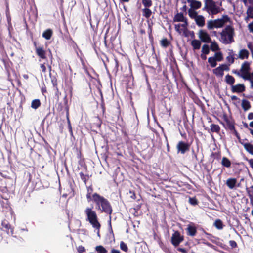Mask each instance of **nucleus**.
I'll return each mask as SVG.
<instances>
[{
    "label": "nucleus",
    "instance_id": "bb28decb",
    "mask_svg": "<svg viewBox=\"0 0 253 253\" xmlns=\"http://www.w3.org/2000/svg\"><path fill=\"white\" fill-rule=\"evenodd\" d=\"M41 103L39 99H35L32 101L31 103V107L36 109L40 106Z\"/></svg>",
    "mask_w": 253,
    "mask_h": 253
},
{
    "label": "nucleus",
    "instance_id": "37998d69",
    "mask_svg": "<svg viewBox=\"0 0 253 253\" xmlns=\"http://www.w3.org/2000/svg\"><path fill=\"white\" fill-rule=\"evenodd\" d=\"M40 67L42 72L45 73L46 71V68L44 64H41Z\"/></svg>",
    "mask_w": 253,
    "mask_h": 253
},
{
    "label": "nucleus",
    "instance_id": "5701e85b",
    "mask_svg": "<svg viewBox=\"0 0 253 253\" xmlns=\"http://www.w3.org/2000/svg\"><path fill=\"white\" fill-rule=\"evenodd\" d=\"M201 42L198 40H194L191 42V45L194 49H199L201 46Z\"/></svg>",
    "mask_w": 253,
    "mask_h": 253
},
{
    "label": "nucleus",
    "instance_id": "423d86ee",
    "mask_svg": "<svg viewBox=\"0 0 253 253\" xmlns=\"http://www.w3.org/2000/svg\"><path fill=\"white\" fill-rule=\"evenodd\" d=\"M188 13L189 16L194 20L198 26L202 27L205 25V19L203 16L198 15L196 11H193L192 9H188Z\"/></svg>",
    "mask_w": 253,
    "mask_h": 253
},
{
    "label": "nucleus",
    "instance_id": "7c9ffc66",
    "mask_svg": "<svg viewBox=\"0 0 253 253\" xmlns=\"http://www.w3.org/2000/svg\"><path fill=\"white\" fill-rule=\"evenodd\" d=\"M225 80H226L227 83H228V84H233V83L235 82L234 78L232 76L229 75H227L225 77Z\"/></svg>",
    "mask_w": 253,
    "mask_h": 253
},
{
    "label": "nucleus",
    "instance_id": "2eb2a0df",
    "mask_svg": "<svg viewBox=\"0 0 253 253\" xmlns=\"http://www.w3.org/2000/svg\"><path fill=\"white\" fill-rule=\"evenodd\" d=\"M231 90L233 92L240 93L245 90V86L243 84H237L232 85Z\"/></svg>",
    "mask_w": 253,
    "mask_h": 253
},
{
    "label": "nucleus",
    "instance_id": "49530a36",
    "mask_svg": "<svg viewBox=\"0 0 253 253\" xmlns=\"http://www.w3.org/2000/svg\"><path fill=\"white\" fill-rule=\"evenodd\" d=\"M248 119L249 120H253V113H250L248 114Z\"/></svg>",
    "mask_w": 253,
    "mask_h": 253
},
{
    "label": "nucleus",
    "instance_id": "a19ab883",
    "mask_svg": "<svg viewBox=\"0 0 253 253\" xmlns=\"http://www.w3.org/2000/svg\"><path fill=\"white\" fill-rule=\"evenodd\" d=\"M248 28L250 32L253 33V21L248 24Z\"/></svg>",
    "mask_w": 253,
    "mask_h": 253
},
{
    "label": "nucleus",
    "instance_id": "20e7f679",
    "mask_svg": "<svg viewBox=\"0 0 253 253\" xmlns=\"http://www.w3.org/2000/svg\"><path fill=\"white\" fill-rule=\"evenodd\" d=\"M221 4L218 2L212 0H206L205 1V8L209 14L215 15L221 11Z\"/></svg>",
    "mask_w": 253,
    "mask_h": 253
},
{
    "label": "nucleus",
    "instance_id": "a211bd4d",
    "mask_svg": "<svg viewBox=\"0 0 253 253\" xmlns=\"http://www.w3.org/2000/svg\"><path fill=\"white\" fill-rule=\"evenodd\" d=\"M36 52L37 54L41 58H45V51L42 47H37L36 48Z\"/></svg>",
    "mask_w": 253,
    "mask_h": 253
},
{
    "label": "nucleus",
    "instance_id": "c9c22d12",
    "mask_svg": "<svg viewBox=\"0 0 253 253\" xmlns=\"http://www.w3.org/2000/svg\"><path fill=\"white\" fill-rule=\"evenodd\" d=\"M2 225L3 226V228H5L6 229L8 230L7 232H8V233H10V232L11 234H12L13 231L9 225H8L7 223L5 222H3L2 223Z\"/></svg>",
    "mask_w": 253,
    "mask_h": 253
},
{
    "label": "nucleus",
    "instance_id": "4d7b16f0",
    "mask_svg": "<svg viewBox=\"0 0 253 253\" xmlns=\"http://www.w3.org/2000/svg\"><path fill=\"white\" fill-rule=\"evenodd\" d=\"M248 47L249 48H250V44H249L248 45Z\"/></svg>",
    "mask_w": 253,
    "mask_h": 253
},
{
    "label": "nucleus",
    "instance_id": "f257e3e1",
    "mask_svg": "<svg viewBox=\"0 0 253 253\" xmlns=\"http://www.w3.org/2000/svg\"><path fill=\"white\" fill-rule=\"evenodd\" d=\"M86 197L88 201H92L96 204V209L97 210H100L102 212L111 214L112 212L111 206L108 200L103 197L96 193L91 195L88 189Z\"/></svg>",
    "mask_w": 253,
    "mask_h": 253
},
{
    "label": "nucleus",
    "instance_id": "e433bc0d",
    "mask_svg": "<svg viewBox=\"0 0 253 253\" xmlns=\"http://www.w3.org/2000/svg\"><path fill=\"white\" fill-rule=\"evenodd\" d=\"M142 3L146 7H149L152 4L151 0H142Z\"/></svg>",
    "mask_w": 253,
    "mask_h": 253
},
{
    "label": "nucleus",
    "instance_id": "4c0bfd02",
    "mask_svg": "<svg viewBox=\"0 0 253 253\" xmlns=\"http://www.w3.org/2000/svg\"><path fill=\"white\" fill-rule=\"evenodd\" d=\"M246 80H249L250 82L251 87L253 88V72L250 74V75Z\"/></svg>",
    "mask_w": 253,
    "mask_h": 253
},
{
    "label": "nucleus",
    "instance_id": "cd10ccee",
    "mask_svg": "<svg viewBox=\"0 0 253 253\" xmlns=\"http://www.w3.org/2000/svg\"><path fill=\"white\" fill-rule=\"evenodd\" d=\"M214 225L217 229L221 230L223 228L222 222L219 219H217L215 221Z\"/></svg>",
    "mask_w": 253,
    "mask_h": 253
},
{
    "label": "nucleus",
    "instance_id": "f8f14e48",
    "mask_svg": "<svg viewBox=\"0 0 253 253\" xmlns=\"http://www.w3.org/2000/svg\"><path fill=\"white\" fill-rule=\"evenodd\" d=\"M187 2L190 6L189 9H192L193 11L200 8L201 6V2L196 0H187Z\"/></svg>",
    "mask_w": 253,
    "mask_h": 253
},
{
    "label": "nucleus",
    "instance_id": "603ef678",
    "mask_svg": "<svg viewBox=\"0 0 253 253\" xmlns=\"http://www.w3.org/2000/svg\"><path fill=\"white\" fill-rule=\"evenodd\" d=\"M23 78L26 79V80H27L28 78H29V77H28V75H27V74H24L23 75Z\"/></svg>",
    "mask_w": 253,
    "mask_h": 253
},
{
    "label": "nucleus",
    "instance_id": "3c124183",
    "mask_svg": "<svg viewBox=\"0 0 253 253\" xmlns=\"http://www.w3.org/2000/svg\"><path fill=\"white\" fill-rule=\"evenodd\" d=\"M112 253H120V252L119 250L113 249L112 250Z\"/></svg>",
    "mask_w": 253,
    "mask_h": 253
},
{
    "label": "nucleus",
    "instance_id": "39448f33",
    "mask_svg": "<svg viewBox=\"0 0 253 253\" xmlns=\"http://www.w3.org/2000/svg\"><path fill=\"white\" fill-rule=\"evenodd\" d=\"M230 21L227 16H223L221 18L210 20L207 22V28L209 30L213 28H220Z\"/></svg>",
    "mask_w": 253,
    "mask_h": 253
},
{
    "label": "nucleus",
    "instance_id": "f3484780",
    "mask_svg": "<svg viewBox=\"0 0 253 253\" xmlns=\"http://www.w3.org/2000/svg\"><path fill=\"white\" fill-rule=\"evenodd\" d=\"M237 183V180L234 178H229L226 181V184L230 189H233L235 187Z\"/></svg>",
    "mask_w": 253,
    "mask_h": 253
},
{
    "label": "nucleus",
    "instance_id": "8fccbe9b",
    "mask_svg": "<svg viewBox=\"0 0 253 253\" xmlns=\"http://www.w3.org/2000/svg\"><path fill=\"white\" fill-rule=\"evenodd\" d=\"M178 250L183 253H185L186 252V250L183 248H179Z\"/></svg>",
    "mask_w": 253,
    "mask_h": 253
},
{
    "label": "nucleus",
    "instance_id": "de8ad7c7",
    "mask_svg": "<svg viewBox=\"0 0 253 253\" xmlns=\"http://www.w3.org/2000/svg\"><path fill=\"white\" fill-rule=\"evenodd\" d=\"M249 164L250 165V166L253 168V159H251L249 161Z\"/></svg>",
    "mask_w": 253,
    "mask_h": 253
},
{
    "label": "nucleus",
    "instance_id": "58836bf2",
    "mask_svg": "<svg viewBox=\"0 0 253 253\" xmlns=\"http://www.w3.org/2000/svg\"><path fill=\"white\" fill-rule=\"evenodd\" d=\"M120 248L121 249L126 252L127 250V246L126 245V244H125L123 242H121V243H120Z\"/></svg>",
    "mask_w": 253,
    "mask_h": 253
},
{
    "label": "nucleus",
    "instance_id": "c03bdc74",
    "mask_svg": "<svg viewBox=\"0 0 253 253\" xmlns=\"http://www.w3.org/2000/svg\"><path fill=\"white\" fill-rule=\"evenodd\" d=\"M189 202L192 205H195L197 204L196 200L193 198H189Z\"/></svg>",
    "mask_w": 253,
    "mask_h": 253
},
{
    "label": "nucleus",
    "instance_id": "09e8293b",
    "mask_svg": "<svg viewBox=\"0 0 253 253\" xmlns=\"http://www.w3.org/2000/svg\"><path fill=\"white\" fill-rule=\"evenodd\" d=\"M206 55L207 54H204L203 53H202L201 55V57L202 59H203V60H205L206 59V58H207Z\"/></svg>",
    "mask_w": 253,
    "mask_h": 253
},
{
    "label": "nucleus",
    "instance_id": "a18cd8bd",
    "mask_svg": "<svg viewBox=\"0 0 253 253\" xmlns=\"http://www.w3.org/2000/svg\"><path fill=\"white\" fill-rule=\"evenodd\" d=\"M243 105H244V108L245 109H248L249 107V104L248 102L244 101V102H243Z\"/></svg>",
    "mask_w": 253,
    "mask_h": 253
},
{
    "label": "nucleus",
    "instance_id": "6e6552de",
    "mask_svg": "<svg viewBox=\"0 0 253 253\" xmlns=\"http://www.w3.org/2000/svg\"><path fill=\"white\" fill-rule=\"evenodd\" d=\"M229 67L226 64H222L213 70V73L218 77H221L224 75V71H228Z\"/></svg>",
    "mask_w": 253,
    "mask_h": 253
},
{
    "label": "nucleus",
    "instance_id": "f704fd0d",
    "mask_svg": "<svg viewBox=\"0 0 253 253\" xmlns=\"http://www.w3.org/2000/svg\"><path fill=\"white\" fill-rule=\"evenodd\" d=\"M220 127L219 126L215 124H212L211 126V130L212 132H218L219 131Z\"/></svg>",
    "mask_w": 253,
    "mask_h": 253
},
{
    "label": "nucleus",
    "instance_id": "ddd939ff",
    "mask_svg": "<svg viewBox=\"0 0 253 253\" xmlns=\"http://www.w3.org/2000/svg\"><path fill=\"white\" fill-rule=\"evenodd\" d=\"M177 148L178 152L184 154L189 149V146L187 143L180 141L178 143Z\"/></svg>",
    "mask_w": 253,
    "mask_h": 253
},
{
    "label": "nucleus",
    "instance_id": "1a4fd4ad",
    "mask_svg": "<svg viewBox=\"0 0 253 253\" xmlns=\"http://www.w3.org/2000/svg\"><path fill=\"white\" fill-rule=\"evenodd\" d=\"M198 37L204 42L210 43L211 42V38L209 34L205 30H200L198 33Z\"/></svg>",
    "mask_w": 253,
    "mask_h": 253
},
{
    "label": "nucleus",
    "instance_id": "9b49d317",
    "mask_svg": "<svg viewBox=\"0 0 253 253\" xmlns=\"http://www.w3.org/2000/svg\"><path fill=\"white\" fill-rule=\"evenodd\" d=\"M187 21H184L182 24H175V29L180 34H184L187 31Z\"/></svg>",
    "mask_w": 253,
    "mask_h": 253
},
{
    "label": "nucleus",
    "instance_id": "864d4df0",
    "mask_svg": "<svg viewBox=\"0 0 253 253\" xmlns=\"http://www.w3.org/2000/svg\"><path fill=\"white\" fill-rule=\"evenodd\" d=\"M250 126L253 128V121L250 122Z\"/></svg>",
    "mask_w": 253,
    "mask_h": 253
},
{
    "label": "nucleus",
    "instance_id": "7ed1b4c3",
    "mask_svg": "<svg viewBox=\"0 0 253 253\" xmlns=\"http://www.w3.org/2000/svg\"><path fill=\"white\" fill-rule=\"evenodd\" d=\"M220 41L224 44L231 43L234 41V29L230 26H228L220 33Z\"/></svg>",
    "mask_w": 253,
    "mask_h": 253
},
{
    "label": "nucleus",
    "instance_id": "ea45409f",
    "mask_svg": "<svg viewBox=\"0 0 253 253\" xmlns=\"http://www.w3.org/2000/svg\"><path fill=\"white\" fill-rule=\"evenodd\" d=\"M161 44L164 47H167L169 44V42L166 39H163L161 41Z\"/></svg>",
    "mask_w": 253,
    "mask_h": 253
},
{
    "label": "nucleus",
    "instance_id": "0eeeda50",
    "mask_svg": "<svg viewBox=\"0 0 253 253\" xmlns=\"http://www.w3.org/2000/svg\"><path fill=\"white\" fill-rule=\"evenodd\" d=\"M235 73L246 80L251 73H250V64L247 62H244L239 71H235Z\"/></svg>",
    "mask_w": 253,
    "mask_h": 253
},
{
    "label": "nucleus",
    "instance_id": "bf43d9fd",
    "mask_svg": "<svg viewBox=\"0 0 253 253\" xmlns=\"http://www.w3.org/2000/svg\"><path fill=\"white\" fill-rule=\"evenodd\" d=\"M245 126H246V127H247L248 125L246 124V125H245Z\"/></svg>",
    "mask_w": 253,
    "mask_h": 253
},
{
    "label": "nucleus",
    "instance_id": "dca6fc26",
    "mask_svg": "<svg viewBox=\"0 0 253 253\" xmlns=\"http://www.w3.org/2000/svg\"><path fill=\"white\" fill-rule=\"evenodd\" d=\"M249 55V51L245 49H243L240 50L239 52L238 57L241 59H244L248 58Z\"/></svg>",
    "mask_w": 253,
    "mask_h": 253
},
{
    "label": "nucleus",
    "instance_id": "2f4dec72",
    "mask_svg": "<svg viewBox=\"0 0 253 253\" xmlns=\"http://www.w3.org/2000/svg\"><path fill=\"white\" fill-rule=\"evenodd\" d=\"M245 149L250 153L253 155V146L250 144H246L244 145Z\"/></svg>",
    "mask_w": 253,
    "mask_h": 253
},
{
    "label": "nucleus",
    "instance_id": "6ab92c4d",
    "mask_svg": "<svg viewBox=\"0 0 253 253\" xmlns=\"http://www.w3.org/2000/svg\"><path fill=\"white\" fill-rule=\"evenodd\" d=\"M187 21V19L184 16L183 13H177L174 17V22H184Z\"/></svg>",
    "mask_w": 253,
    "mask_h": 253
},
{
    "label": "nucleus",
    "instance_id": "052dcab7",
    "mask_svg": "<svg viewBox=\"0 0 253 253\" xmlns=\"http://www.w3.org/2000/svg\"><path fill=\"white\" fill-rule=\"evenodd\" d=\"M252 188L253 189V186L252 187Z\"/></svg>",
    "mask_w": 253,
    "mask_h": 253
},
{
    "label": "nucleus",
    "instance_id": "4be33fe9",
    "mask_svg": "<svg viewBox=\"0 0 253 253\" xmlns=\"http://www.w3.org/2000/svg\"><path fill=\"white\" fill-rule=\"evenodd\" d=\"M247 16L245 18L247 22L249 18H253V6L249 7L247 10Z\"/></svg>",
    "mask_w": 253,
    "mask_h": 253
},
{
    "label": "nucleus",
    "instance_id": "79ce46f5",
    "mask_svg": "<svg viewBox=\"0 0 253 253\" xmlns=\"http://www.w3.org/2000/svg\"><path fill=\"white\" fill-rule=\"evenodd\" d=\"M77 250L79 253H82L85 251V249L84 247L80 246L77 248Z\"/></svg>",
    "mask_w": 253,
    "mask_h": 253
},
{
    "label": "nucleus",
    "instance_id": "a878e982",
    "mask_svg": "<svg viewBox=\"0 0 253 253\" xmlns=\"http://www.w3.org/2000/svg\"><path fill=\"white\" fill-rule=\"evenodd\" d=\"M217 61H221L223 60V54L221 52H216L213 56Z\"/></svg>",
    "mask_w": 253,
    "mask_h": 253
},
{
    "label": "nucleus",
    "instance_id": "9d476101",
    "mask_svg": "<svg viewBox=\"0 0 253 253\" xmlns=\"http://www.w3.org/2000/svg\"><path fill=\"white\" fill-rule=\"evenodd\" d=\"M183 240V236H181L178 231L174 232L172 234L171 237V242L174 246H177Z\"/></svg>",
    "mask_w": 253,
    "mask_h": 253
},
{
    "label": "nucleus",
    "instance_id": "c756f323",
    "mask_svg": "<svg viewBox=\"0 0 253 253\" xmlns=\"http://www.w3.org/2000/svg\"><path fill=\"white\" fill-rule=\"evenodd\" d=\"M143 15L146 18H149L152 14L151 10L148 8H144L142 10Z\"/></svg>",
    "mask_w": 253,
    "mask_h": 253
},
{
    "label": "nucleus",
    "instance_id": "f03ea898",
    "mask_svg": "<svg viewBox=\"0 0 253 253\" xmlns=\"http://www.w3.org/2000/svg\"><path fill=\"white\" fill-rule=\"evenodd\" d=\"M84 212L87 217V220L95 229L97 230V236L99 237L100 224L98 221V218L95 211L93 210V207H88L85 209Z\"/></svg>",
    "mask_w": 253,
    "mask_h": 253
},
{
    "label": "nucleus",
    "instance_id": "c85d7f7f",
    "mask_svg": "<svg viewBox=\"0 0 253 253\" xmlns=\"http://www.w3.org/2000/svg\"><path fill=\"white\" fill-rule=\"evenodd\" d=\"M208 62L211 67H214L217 65V61L213 58V57H210L208 58Z\"/></svg>",
    "mask_w": 253,
    "mask_h": 253
},
{
    "label": "nucleus",
    "instance_id": "473e14b6",
    "mask_svg": "<svg viewBox=\"0 0 253 253\" xmlns=\"http://www.w3.org/2000/svg\"><path fill=\"white\" fill-rule=\"evenodd\" d=\"M96 251L98 253H106L107 250L102 246H97L95 248Z\"/></svg>",
    "mask_w": 253,
    "mask_h": 253
},
{
    "label": "nucleus",
    "instance_id": "5fc2aeb1",
    "mask_svg": "<svg viewBox=\"0 0 253 253\" xmlns=\"http://www.w3.org/2000/svg\"><path fill=\"white\" fill-rule=\"evenodd\" d=\"M250 133L252 134V135L253 136V130L250 129Z\"/></svg>",
    "mask_w": 253,
    "mask_h": 253
},
{
    "label": "nucleus",
    "instance_id": "13d9d810",
    "mask_svg": "<svg viewBox=\"0 0 253 253\" xmlns=\"http://www.w3.org/2000/svg\"><path fill=\"white\" fill-rule=\"evenodd\" d=\"M252 215L253 216V210L252 211Z\"/></svg>",
    "mask_w": 253,
    "mask_h": 253
},
{
    "label": "nucleus",
    "instance_id": "aec40b11",
    "mask_svg": "<svg viewBox=\"0 0 253 253\" xmlns=\"http://www.w3.org/2000/svg\"><path fill=\"white\" fill-rule=\"evenodd\" d=\"M228 54V56L226 57V60L229 63L232 64L234 62L235 59V54L233 50H229Z\"/></svg>",
    "mask_w": 253,
    "mask_h": 253
},
{
    "label": "nucleus",
    "instance_id": "4468645a",
    "mask_svg": "<svg viewBox=\"0 0 253 253\" xmlns=\"http://www.w3.org/2000/svg\"><path fill=\"white\" fill-rule=\"evenodd\" d=\"M187 234L191 236L195 235L197 232V229L193 223H190L187 225Z\"/></svg>",
    "mask_w": 253,
    "mask_h": 253
},
{
    "label": "nucleus",
    "instance_id": "72a5a7b5",
    "mask_svg": "<svg viewBox=\"0 0 253 253\" xmlns=\"http://www.w3.org/2000/svg\"><path fill=\"white\" fill-rule=\"evenodd\" d=\"M210 52L209 46L207 44H204L202 47V52L204 54H208Z\"/></svg>",
    "mask_w": 253,
    "mask_h": 253
},
{
    "label": "nucleus",
    "instance_id": "393cba45",
    "mask_svg": "<svg viewBox=\"0 0 253 253\" xmlns=\"http://www.w3.org/2000/svg\"><path fill=\"white\" fill-rule=\"evenodd\" d=\"M221 163L223 166L227 168H229L231 166V162L230 160L226 157H223L222 158Z\"/></svg>",
    "mask_w": 253,
    "mask_h": 253
},
{
    "label": "nucleus",
    "instance_id": "6e6d98bb",
    "mask_svg": "<svg viewBox=\"0 0 253 253\" xmlns=\"http://www.w3.org/2000/svg\"><path fill=\"white\" fill-rule=\"evenodd\" d=\"M123 2H128L129 0H121Z\"/></svg>",
    "mask_w": 253,
    "mask_h": 253
},
{
    "label": "nucleus",
    "instance_id": "b1692460",
    "mask_svg": "<svg viewBox=\"0 0 253 253\" xmlns=\"http://www.w3.org/2000/svg\"><path fill=\"white\" fill-rule=\"evenodd\" d=\"M210 43H211V49L212 51H216L219 50V47L217 42L211 41V42Z\"/></svg>",
    "mask_w": 253,
    "mask_h": 253
},
{
    "label": "nucleus",
    "instance_id": "412c9836",
    "mask_svg": "<svg viewBox=\"0 0 253 253\" xmlns=\"http://www.w3.org/2000/svg\"><path fill=\"white\" fill-rule=\"evenodd\" d=\"M52 35V31L51 29H47L42 33V37L46 40H49Z\"/></svg>",
    "mask_w": 253,
    "mask_h": 253
}]
</instances>
